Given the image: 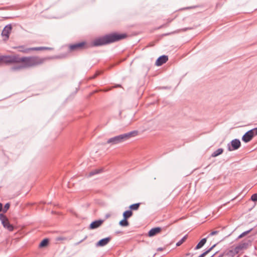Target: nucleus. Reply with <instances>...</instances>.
Returning a JSON list of instances; mask_svg holds the SVG:
<instances>
[{"label":"nucleus","instance_id":"nucleus-1","mask_svg":"<svg viewBox=\"0 0 257 257\" xmlns=\"http://www.w3.org/2000/svg\"><path fill=\"white\" fill-rule=\"evenodd\" d=\"M126 34H118L112 33L105 35L94 40L91 44H88L85 42L75 43L69 46L70 51L82 50L88 49L91 47H98L108 45L119 41L126 38Z\"/></svg>","mask_w":257,"mask_h":257},{"label":"nucleus","instance_id":"nucleus-2","mask_svg":"<svg viewBox=\"0 0 257 257\" xmlns=\"http://www.w3.org/2000/svg\"><path fill=\"white\" fill-rule=\"evenodd\" d=\"M2 63L9 65L13 63H20L25 62V66L31 65V62H32L31 58H21L18 55H2L1 56Z\"/></svg>","mask_w":257,"mask_h":257},{"label":"nucleus","instance_id":"nucleus-3","mask_svg":"<svg viewBox=\"0 0 257 257\" xmlns=\"http://www.w3.org/2000/svg\"><path fill=\"white\" fill-rule=\"evenodd\" d=\"M22 58H32V61L31 62V65L28 66H25V62H21L22 63L21 65L14 66L11 68V70L12 71H16L23 68H27L35 67L40 65L43 64L47 60L51 59V57H40L39 56H28V57H23Z\"/></svg>","mask_w":257,"mask_h":257},{"label":"nucleus","instance_id":"nucleus-4","mask_svg":"<svg viewBox=\"0 0 257 257\" xmlns=\"http://www.w3.org/2000/svg\"><path fill=\"white\" fill-rule=\"evenodd\" d=\"M138 135V131H133L127 133L121 134L111 138L107 141L106 143L110 144L111 145H116L122 143L132 137H136Z\"/></svg>","mask_w":257,"mask_h":257},{"label":"nucleus","instance_id":"nucleus-5","mask_svg":"<svg viewBox=\"0 0 257 257\" xmlns=\"http://www.w3.org/2000/svg\"><path fill=\"white\" fill-rule=\"evenodd\" d=\"M256 135H257V127H255L246 132L242 136V140L245 143H248Z\"/></svg>","mask_w":257,"mask_h":257},{"label":"nucleus","instance_id":"nucleus-6","mask_svg":"<svg viewBox=\"0 0 257 257\" xmlns=\"http://www.w3.org/2000/svg\"><path fill=\"white\" fill-rule=\"evenodd\" d=\"M12 30V26L11 24H8L5 27L2 32V36L4 37V40L7 41L9 39Z\"/></svg>","mask_w":257,"mask_h":257},{"label":"nucleus","instance_id":"nucleus-7","mask_svg":"<svg viewBox=\"0 0 257 257\" xmlns=\"http://www.w3.org/2000/svg\"><path fill=\"white\" fill-rule=\"evenodd\" d=\"M0 219L2 220V224L5 228L10 231L13 230V226L10 223L8 219L5 215L0 214Z\"/></svg>","mask_w":257,"mask_h":257},{"label":"nucleus","instance_id":"nucleus-8","mask_svg":"<svg viewBox=\"0 0 257 257\" xmlns=\"http://www.w3.org/2000/svg\"><path fill=\"white\" fill-rule=\"evenodd\" d=\"M231 146L228 144V150L229 151L237 150L241 146V143L238 139H234L231 142Z\"/></svg>","mask_w":257,"mask_h":257},{"label":"nucleus","instance_id":"nucleus-9","mask_svg":"<svg viewBox=\"0 0 257 257\" xmlns=\"http://www.w3.org/2000/svg\"><path fill=\"white\" fill-rule=\"evenodd\" d=\"M111 237L109 236L99 240L96 244V247L104 246L107 244L110 241Z\"/></svg>","mask_w":257,"mask_h":257},{"label":"nucleus","instance_id":"nucleus-10","mask_svg":"<svg viewBox=\"0 0 257 257\" xmlns=\"http://www.w3.org/2000/svg\"><path fill=\"white\" fill-rule=\"evenodd\" d=\"M168 60V56L166 55H162L159 57L156 60L155 64L158 66L162 65L165 63Z\"/></svg>","mask_w":257,"mask_h":257},{"label":"nucleus","instance_id":"nucleus-11","mask_svg":"<svg viewBox=\"0 0 257 257\" xmlns=\"http://www.w3.org/2000/svg\"><path fill=\"white\" fill-rule=\"evenodd\" d=\"M103 222V220L100 219L93 221L89 225V229H94L99 227L102 224Z\"/></svg>","mask_w":257,"mask_h":257},{"label":"nucleus","instance_id":"nucleus-12","mask_svg":"<svg viewBox=\"0 0 257 257\" xmlns=\"http://www.w3.org/2000/svg\"><path fill=\"white\" fill-rule=\"evenodd\" d=\"M161 228L160 227L152 228L148 232V235L150 237L154 236L161 231Z\"/></svg>","mask_w":257,"mask_h":257},{"label":"nucleus","instance_id":"nucleus-13","mask_svg":"<svg viewBox=\"0 0 257 257\" xmlns=\"http://www.w3.org/2000/svg\"><path fill=\"white\" fill-rule=\"evenodd\" d=\"M18 51L24 53H29L30 51H33V48H26L24 46H19L16 47Z\"/></svg>","mask_w":257,"mask_h":257},{"label":"nucleus","instance_id":"nucleus-14","mask_svg":"<svg viewBox=\"0 0 257 257\" xmlns=\"http://www.w3.org/2000/svg\"><path fill=\"white\" fill-rule=\"evenodd\" d=\"M250 243L249 241H242L239 243L237 246H236V249L238 252L244 248H246Z\"/></svg>","mask_w":257,"mask_h":257},{"label":"nucleus","instance_id":"nucleus-15","mask_svg":"<svg viewBox=\"0 0 257 257\" xmlns=\"http://www.w3.org/2000/svg\"><path fill=\"white\" fill-rule=\"evenodd\" d=\"M238 253V251L236 249V247L232 249H229V250L225 252L224 253V255H226L229 256L230 257H233L235 254Z\"/></svg>","mask_w":257,"mask_h":257},{"label":"nucleus","instance_id":"nucleus-16","mask_svg":"<svg viewBox=\"0 0 257 257\" xmlns=\"http://www.w3.org/2000/svg\"><path fill=\"white\" fill-rule=\"evenodd\" d=\"M206 240H207L206 238H204L202 239L199 242V243L197 244V245L195 246L194 249L195 250H197V249H199L201 248V247H202L203 246V245L206 242Z\"/></svg>","mask_w":257,"mask_h":257},{"label":"nucleus","instance_id":"nucleus-17","mask_svg":"<svg viewBox=\"0 0 257 257\" xmlns=\"http://www.w3.org/2000/svg\"><path fill=\"white\" fill-rule=\"evenodd\" d=\"M133 215V212L131 210H128L124 211L123 213V217L124 218L128 219L131 217Z\"/></svg>","mask_w":257,"mask_h":257},{"label":"nucleus","instance_id":"nucleus-18","mask_svg":"<svg viewBox=\"0 0 257 257\" xmlns=\"http://www.w3.org/2000/svg\"><path fill=\"white\" fill-rule=\"evenodd\" d=\"M223 152V150L222 148H219L217 150H216L215 151H214L211 155V157H215L221 154Z\"/></svg>","mask_w":257,"mask_h":257},{"label":"nucleus","instance_id":"nucleus-19","mask_svg":"<svg viewBox=\"0 0 257 257\" xmlns=\"http://www.w3.org/2000/svg\"><path fill=\"white\" fill-rule=\"evenodd\" d=\"M33 51H40V50H51L52 48L47 47H33Z\"/></svg>","mask_w":257,"mask_h":257},{"label":"nucleus","instance_id":"nucleus-20","mask_svg":"<svg viewBox=\"0 0 257 257\" xmlns=\"http://www.w3.org/2000/svg\"><path fill=\"white\" fill-rule=\"evenodd\" d=\"M49 243V239L48 238L44 239L40 243L39 247H43L46 246Z\"/></svg>","mask_w":257,"mask_h":257},{"label":"nucleus","instance_id":"nucleus-21","mask_svg":"<svg viewBox=\"0 0 257 257\" xmlns=\"http://www.w3.org/2000/svg\"><path fill=\"white\" fill-rule=\"evenodd\" d=\"M119 224L121 226H127L129 225V223L127 220V219L124 218L120 220L119 222Z\"/></svg>","mask_w":257,"mask_h":257},{"label":"nucleus","instance_id":"nucleus-22","mask_svg":"<svg viewBox=\"0 0 257 257\" xmlns=\"http://www.w3.org/2000/svg\"><path fill=\"white\" fill-rule=\"evenodd\" d=\"M102 171V169H95V170H94L92 171H91L89 175H88V176L89 177H91V176H92L94 175H96V174H99L100 173H101V172Z\"/></svg>","mask_w":257,"mask_h":257},{"label":"nucleus","instance_id":"nucleus-23","mask_svg":"<svg viewBox=\"0 0 257 257\" xmlns=\"http://www.w3.org/2000/svg\"><path fill=\"white\" fill-rule=\"evenodd\" d=\"M140 206V203H135V204H133L131 205L130 206V208L131 210H136L138 209V208H139Z\"/></svg>","mask_w":257,"mask_h":257},{"label":"nucleus","instance_id":"nucleus-24","mask_svg":"<svg viewBox=\"0 0 257 257\" xmlns=\"http://www.w3.org/2000/svg\"><path fill=\"white\" fill-rule=\"evenodd\" d=\"M187 238V235H185V236H184L183 237L181 240H180L178 242L176 243V246H179L181 245L185 241Z\"/></svg>","mask_w":257,"mask_h":257},{"label":"nucleus","instance_id":"nucleus-25","mask_svg":"<svg viewBox=\"0 0 257 257\" xmlns=\"http://www.w3.org/2000/svg\"><path fill=\"white\" fill-rule=\"evenodd\" d=\"M10 206V203H6L4 207L3 208V211L4 213L6 212L7 211V210L9 209Z\"/></svg>","mask_w":257,"mask_h":257},{"label":"nucleus","instance_id":"nucleus-26","mask_svg":"<svg viewBox=\"0 0 257 257\" xmlns=\"http://www.w3.org/2000/svg\"><path fill=\"white\" fill-rule=\"evenodd\" d=\"M251 199L253 201H257V193L253 194L251 197Z\"/></svg>","mask_w":257,"mask_h":257},{"label":"nucleus","instance_id":"nucleus-27","mask_svg":"<svg viewBox=\"0 0 257 257\" xmlns=\"http://www.w3.org/2000/svg\"><path fill=\"white\" fill-rule=\"evenodd\" d=\"M212 250V249L210 247L209 249L205 251L204 252L202 253L203 254H204V256H205L207 254H208L210 251H211Z\"/></svg>","mask_w":257,"mask_h":257},{"label":"nucleus","instance_id":"nucleus-28","mask_svg":"<svg viewBox=\"0 0 257 257\" xmlns=\"http://www.w3.org/2000/svg\"><path fill=\"white\" fill-rule=\"evenodd\" d=\"M218 231H212L209 235V236H212V235H215L216 234H217L218 233Z\"/></svg>","mask_w":257,"mask_h":257},{"label":"nucleus","instance_id":"nucleus-29","mask_svg":"<svg viewBox=\"0 0 257 257\" xmlns=\"http://www.w3.org/2000/svg\"><path fill=\"white\" fill-rule=\"evenodd\" d=\"M252 229H250L248 230H247L246 231H244L242 233V234L243 235V236H244L245 235H246V234H247L249 232H250L251 231Z\"/></svg>","mask_w":257,"mask_h":257},{"label":"nucleus","instance_id":"nucleus-30","mask_svg":"<svg viewBox=\"0 0 257 257\" xmlns=\"http://www.w3.org/2000/svg\"><path fill=\"white\" fill-rule=\"evenodd\" d=\"M191 29H192V28H186L183 29H182V30H179V31H178V32H179V31H187V30H191Z\"/></svg>","mask_w":257,"mask_h":257},{"label":"nucleus","instance_id":"nucleus-31","mask_svg":"<svg viewBox=\"0 0 257 257\" xmlns=\"http://www.w3.org/2000/svg\"><path fill=\"white\" fill-rule=\"evenodd\" d=\"M173 21V19H168L167 20V25H168L169 23H170Z\"/></svg>","mask_w":257,"mask_h":257},{"label":"nucleus","instance_id":"nucleus-32","mask_svg":"<svg viewBox=\"0 0 257 257\" xmlns=\"http://www.w3.org/2000/svg\"><path fill=\"white\" fill-rule=\"evenodd\" d=\"M99 74V73H96L95 74H94L92 77L91 79H93L95 78Z\"/></svg>","mask_w":257,"mask_h":257},{"label":"nucleus","instance_id":"nucleus-33","mask_svg":"<svg viewBox=\"0 0 257 257\" xmlns=\"http://www.w3.org/2000/svg\"><path fill=\"white\" fill-rule=\"evenodd\" d=\"M3 211V204L0 203V212Z\"/></svg>","mask_w":257,"mask_h":257},{"label":"nucleus","instance_id":"nucleus-34","mask_svg":"<svg viewBox=\"0 0 257 257\" xmlns=\"http://www.w3.org/2000/svg\"><path fill=\"white\" fill-rule=\"evenodd\" d=\"M63 238H62V237H57V239H56V240H57V241L61 240H63Z\"/></svg>","mask_w":257,"mask_h":257},{"label":"nucleus","instance_id":"nucleus-35","mask_svg":"<svg viewBox=\"0 0 257 257\" xmlns=\"http://www.w3.org/2000/svg\"><path fill=\"white\" fill-rule=\"evenodd\" d=\"M243 236H243V235L241 233V234H240L238 236V238H241L243 237Z\"/></svg>","mask_w":257,"mask_h":257},{"label":"nucleus","instance_id":"nucleus-36","mask_svg":"<svg viewBox=\"0 0 257 257\" xmlns=\"http://www.w3.org/2000/svg\"><path fill=\"white\" fill-rule=\"evenodd\" d=\"M164 249L162 247H159L158 249H157V250L158 251H161V250H163Z\"/></svg>","mask_w":257,"mask_h":257},{"label":"nucleus","instance_id":"nucleus-37","mask_svg":"<svg viewBox=\"0 0 257 257\" xmlns=\"http://www.w3.org/2000/svg\"><path fill=\"white\" fill-rule=\"evenodd\" d=\"M217 243L216 244H214V245H213L211 248L213 249V248L216 245Z\"/></svg>","mask_w":257,"mask_h":257},{"label":"nucleus","instance_id":"nucleus-38","mask_svg":"<svg viewBox=\"0 0 257 257\" xmlns=\"http://www.w3.org/2000/svg\"><path fill=\"white\" fill-rule=\"evenodd\" d=\"M223 256H224V253H221L218 257H223Z\"/></svg>","mask_w":257,"mask_h":257},{"label":"nucleus","instance_id":"nucleus-39","mask_svg":"<svg viewBox=\"0 0 257 257\" xmlns=\"http://www.w3.org/2000/svg\"><path fill=\"white\" fill-rule=\"evenodd\" d=\"M121 87V85H119V84H118V85H117L115 86V87Z\"/></svg>","mask_w":257,"mask_h":257},{"label":"nucleus","instance_id":"nucleus-40","mask_svg":"<svg viewBox=\"0 0 257 257\" xmlns=\"http://www.w3.org/2000/svg\"><path fill=\"white\" fill-rule=\"evenodd\" d=\"M83 240H81V241H80L79 242L77 243L76 244H78L79 243H80V242H81Z\"/></svg>","mask_w":257,"mask_h":257},{"label":"nucleus","instance_id":"nucleus-41","mask_svg":"<svg viewBox=\"0 0 257 257\" xmlns=\"http://www.w3.org/2000/svg\"><path fill=\"white\" fill-rule=\"evenodd\" d=\"M165 26H166V25H162V27H165Z\"/></svg>","mask_w":257,"mask_h":257},{"label":"nucleus","instance_id":"nucleus-42","mask_svg":"<svg viewBox=\"0 0 257 257\" xmlns=\"http://www.w3.org/2000/svg\"><path fill=\"white\" fill-rule=\"evenodd\" d=\"M215 255V254H213L210 257H213L214 255Z\"/></svg>","mask_w":257,"mask_h":257}]
</instances>
